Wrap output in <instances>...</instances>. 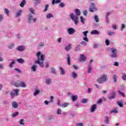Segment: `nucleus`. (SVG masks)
I'll use <instances>...</instances> for the list:
<instances>
[{
  "mask_svg": "<svg viewBox=\"0 0 126 126\" xmlns=\"http://www.w3.org/2000/svg\"><path fill=\"white\" fill-rule=\"evenodd\" d=\"M14 63H15V62H14V61L11 62V63L9 64V67H13V64H14Z\"/></svg>",
  "mask_w": 126,
  "mask_h": 126,
  "instance_id": "ea45409f",
  "label": "nucleus"
},
{
  "mask_svg": "<svg viewBox=\"0 0 126 126\" xmlns=\"http://www.w3.org/2000/svg\"><path fill=\"white\" fill-rule=\"evenodd\" d=\"M14 85L15 87H20V81H18Z\"/></svg>",
  "mask_w": 126,
  "mask_h": 126,
  "instance_id": "6ab92c4d",
  "label": "nucleus"
},
{
  "mask_svg": "<svg viewBox=\"0 0 126 126\" xmlns=\"http://www.w3.org/2000/svg\"><path fill=\"white\" fill-rule=\"evenodd\" d=\"M87 101L88 100L86 99H83L82 100V102L83 104H86V103H87Z\"/></svg>",
  "mask_w": 126,
  "mask_h": 126,
  "instance_id": "49530a36",
  "label": "nucleus"
},
{
  "mask_svg": "<svg viewBox=\"0 0 126 126\" xmlns=\"http://www.w3.org/2000/svg\"><path fill=\"white\" fill-rule=\"evenodd\" d=\"M112 28L114 29V30H116L117 28V25H112Z\"/></svg>",
  "mask_w": 126,
  "mask_h": 126,
  "instance_id": "13d9d810",
  "label": "nucleus"
},
{
  "mask_svg": "<svg viewBox=\"0 0 126 126\" xmlns=\"http://www.w3.org/2000/svg\"><path fill=\"white\" fill-rule=\"evenodd\" d=\"M86 61V57H85V55L81 54L80 55V58L79 60V62H85Z\"/></svg>",
  "mask_w": 126,
  "mask_h": 126,
  "instance_id": "423d86ee",
  "label": "nucleus"
},
{
  "mask_svg": "<svg viewBox=\"0 0 126 126\" xmlns=\"http://www.w3.org/2000/svg\"><path fill=\"white\" fill-rule=\"evenodd\" d=\"M4 10L7 15H9V10H8V9L5 8Z\"/></svg>",
  "mask_w": 126,
  "mask_h": 126,
  "instance_id": "e433bc0d",
  "label": "nucleus"
},
{
  "mask_svg": "<svg viewBox=\"0 0 126 126\" xmlns=\"http://www.w3.org/2000/svg\"><path fill=\"white\" fill-rule=\"evenodd\" d=\"M91 8L95 9V8H96V6H95V4L94 3H92L91 5Z\"/></svg>",
  "mask_w": 126,
  "mask_h": 126,
  "instance_id": "a18cd8bd",
  "label": "nucleus"
},
{
  "mask_svg": "<svg viewBox=\"0 0 126 126\" xmlns=\"http://www.w3.org/2000/svg\"><path fill=\"white\" fill-rule=\"evenodd\" d=\"M22 13V10H20L18 13H17L16 17L21 16V14Z\"/></svg>",
  "mask_w": 126,
  "mask_h": 126,
  "instance_id": "bb28decb",
  "label": "nucleus"
},
{
  "mask_svg": "<svg viewBox=\"0 0 126 126\" xmlns=\"http://www.w3.org/2000/svg\"><path fill=\"white\" fill-rule=\"evenodd\" d=\"M16 116H18V112H15V113H14L12 117H13V118H15V117H16Z\"/></svg>",
  "mask_w": 126,
  "mask_h": 126,
  "instance_id": "79ce46f5",
  "label": "nucleus"
},
{
  "mask_svg": "<svg viewBox=\"0 0 126 126\" xmlns=\"http://www.w3.org/2000/svg\"><path fill=\"white\" fill-rule=\"evenodd\" d=\"M17 51H19V52H23V51H24L25 50V47L23 45L19 46L17 49Z\"/></svg>",
  "mask_w": 126,
  "mask_h": 126,
  "instance_id": "1a4fd4ad",
  "label": "nucleus"
},
{
  "mask_svg": "<svg viewBox=\"0 0 126 126\" xmlns=\"http://www.w3.org/2000/svg\"><path fill=\"white\" fill-rule=\"evenodd\" d=\"M10 95L12 96V97H14L15 96V94L13 93H11Z\"/></svg>",
  "mask_w": 126,
  "mask_h": 126,
  "instance_id": "69168bd1",
  "label": "nucleus"
},
{
  "mask_svg": "<svg viewBox=\"0 0 126 126\" xmlns=\"http://www.w3.org/2000/svg\"><path fill=\"white\" fill-rule=\"evenodd\" d=\"M91 34H92V35H94V34L98 35V34H99V31L96 30L92 31L91 32Z\"/></svg>",
  "mask_w": 126,
  "mask_h": 126,
  "instance_id": "f8f14e48",
  "label": "nucleus"
},
{
  "mask_svg": "<svg viewBox=\"0 0 126 126\" xmlns=\"http://www.w3.org/2000/svg\"><path fill=\"white\" fill-rule=\"evenodd\" d=\"M26 4V1L25 0H23L22 1L20 4L21 7H24V6Z\"/></svg>",
  "mask_w": 126,
  "mask_h": 126,
  "instance_id": "ddd939ff",
  "label": "nucleus"
},
{
  "mask_svg": "<svg viewBox=\"0 0 126 126\" xmlns=\"http://www.w3.org/2000/svg\"><path fill=\"white\" fill-rule=\"evenodd\" d=\"M67 63L68 65H70V60H71V58H70V55L68 54L67 55Z\"/></svg>",
  "mask_w": 126,
  "mask_h": 126,
  "instance_id": "dca6fc26",
  "label": "nucleus"
},
{
  "mask_svg": "<svg viewBox=\"0 0 126 126\" xmlns=\"http://www.w3.org/2000/svg\"><path fill=\"white\" fill-rule=\"evenodd\" d=\"M72 76H73V78H76V77L77 76V74L75 73V72H73Z\"/></svg>",
  "mask_w": 126,
  "mask_h": 126,
  "instance_id": "09e8293b",
  "label": "nucleus"
},
{
  "mask_svg": "<svg viewBox=\"0 0 126 126\" xmlns=\"http://www.w3.org/2000/svg\"><path fill=\"white\" fill-rule=\"evenodd\" d=\"M20 85L21 87H23L24 88H25V87H26V84H25V83H24V82H20Z\"/></svg>",
  "mask_w": 126,
  "mask_h": 126,
  "instance_id": "aec40b11",
  "label": "nucleus"
},
{
  "mask_svg": "<svg viewBox=\"0 0 126 126\" xmlns=\"http://www.w3.org/2000/svg\"><path fill=\"white\" fill-rule=\"evenodd\" d=\"M48 8H49V5H48V4H46V5H45V8L44 11V12H45V11H47L48 10Z\"/></svg>",
  "mask_w": 126,
  "mask_h": 126,
  "instance_id": "3c124183",
  "label": "nucleus"
},
{
  "mask_svg": "<svg viewBox=\"0 0 126 126\" xmlns=\"http://www.w3.org/2000/svg\"><path fill=\"white\" fill-rule=\"evenodd\" d=\"M51 73H53V74H56L57 73V72L56 71V70L54 69L53 68H51Z\"/></svg>",
  "mask_w": 126,
  "mask_h": 126,
  "instance_id": "a19ab883",
  "label": "nucleus"
},
{
  "mask_svg": "<svg viewBox=\"0 0 126 126\" xmlns=\"http://www.w3.org/2000/svg\"><path fill=\"white\" fill-rule=\"evenodd\" d=\"M14 47V46L13 43H11V44H9V45H8L9 49H13Z\"/></svg>",
  "mask_w": 126,
  "mask_h": 126,
  "instance_id": "473e14b6",
  "label": "nucleus"
},
{
  "mask_svg": "<svg viewBox=\"0 0 126 126\" xmlns=\"http://www.w3.org/2000/svg\"><path fill=\"white\" fill-rule=\"evenodd\" d=\"M80 19H81V22L83 24H85V22H84V18H83V17L82 16L80 17Z\"/></svg>",
  "mask_w": 126,
  "mask_h": 126,
  "instance_id": "f704fd0d",
  "label": "nucleus"
},
{
  "mask_svg": "<svg viewBox=\"0 0 126 126\" xmlns=\"http://www.w3.org/2000/svg\"><path fill=\"white\" fill-rule=\"evenodd\" d=\"M118 105L121 107V108H124V103L121 101H118L117 102Z\"/></svg>",
  "mask_w": 126,
  "mask_h": 126,
  "instance_id": "5701e85b",
  "label": "nucleus"
},
{
  "mask_svg": "<svg viewBox=\"0 0 126 126\" xmlns=\"http://www.w3.org/2000/svg\"><path fill=\"white\" fill-rule=\"evenodd\" d=\"M94 18L96 22H99V18L97 17V15H95Z\"/></svg>",
  "mask_w": 126,
  "mask_h": 126,
  "instance_id": "c9c22d12",
  "label": "nucleus"
},
{
  "mask_svg": "<svg viewBox=\"0 0 126 126\" xmlns=\"http://www.w3.org/2000/svg\"><path fill=\"white\" fill-rule=\"evenodd\" d=\"M46 17L47 18H52L54 17V16H53V14L52 13H49L47 15Z\"/></svg>",
  "mask_w": 126,
  "mask_h": 126,
  "instance_id": "c85d7f7f",
  "label": "nucleus"
},
{
  "mask_svg": "<svg viewBox=\"0 0 126 126\" xmlns=\"http://www.w3.org/2000/svg\"><path fill=\"white\" fill-rule=\"evenodd\" d=\"M109 36H113V35H115V32H108Z\"/></svg>",
  "mask_w": 126,
  "mask_h": 126,
  "instance_id": "58836bf2",
  "label": "nucleus"
},
{
  "mask_svg": "<svg viewBox=\"0 0 126 126\" xmlns=\"http://www.w3.org/2000/svg\"><path fill=\"white\" fill-rule=\"evenodd\" d=\"M116 94L115 93V92H112L111 93V95L108 97V98L110 100H113V99H115V98H116Z\"/></svg>",
  "mask_w": 126,
  "mask_h": 126,
  "instance_id": "6e6552de",
  "label": "nucleus"
},
{
  "mask_svg": "<svg viewBox=\"0 0 126 126\" xmlns=\"http://www.w3.org/2000/svg\"><path fill=\"white\" fill-rule=\"evenodd\" d=\"M84 41H85L86 42H89L88 38L87 37H83Z\"/></svg>",
  "mask_w": 126,
  "mask_h": 126,
  "instance_id": "6e6d98bb",
  "label": "nucleus"
},
{
  "mask_svg": "<svg viewBox=\"0 0 126 126\" xmlns=\"http://www.w3.org/2000/svg\"><path fill=\"white\" fill-rule=\"evenodd\" d=\"M58 43H61L62 42V38L60 37L58 40Z\"/></svg>",
  "mask_w": 126,
  "mask_h": 126,
  "instance_id": "774afa93",
  "label": "nucleus"
},
{
  "mask_svg": "<svg viewBox=\"0 0 126 126\" xmlns=\"http://www.w3.org/2000/svg\"><path fill=\"white\" fill-rule=\"evenodd\" d=\"M15 70H17L18 71V72H19V73H20L21 72V70H20L17 68H15Z\"/></svg>",
  "mask_w": 126,
  "mask_h": 126,
  "instance_id": "e2e57ef3",
  "label": "nucleus"
},
{
  "mask_svg": "<svg viewBox=\"0 0 126 126\" xmlns=\"http://www.w3.org/2000/svg\"><path fill=\"white\" fill-rule=\"evenodd\" d=\"M83 13H84V15H85V16H87V13H88L87 10H84Z\"/></svg>",
  "mask_w": 126,
  "mask_h": 126,
  "instance_id": "4d7b16f0",
  "label": "nucleus"
},
{
  "mask_svg": "<svg viewBox=\"0 0 126 126\" xmlns=\"http://www.w3.org/2000/svg\"><path fill=\"white\" fill-rule=\"evenodd\" d=\"M69 105V103H65L63 104H62L61 106H62V108H65V107H67V106Z\"/></svg>",
  "mask_w": 126,
  "mask_h": 126,
  "instance_id": "7c9ffc66",
  "label": "nucleus"
},
{
  "mask_svg": "<svg viewBox=\"0 0 126 126\" xmlns=\"http://www.w3.org/2000/svg\"><path fill=\"white\" fill-rule=\"evenodd\" d=\"M75 12L76 14V16L74 15V14H73V13H72L70 14L69 16L71 19H72V20H73V21L75 22V25H78V16H80L81 14L80 10H79V9H75Z\"/></svg>",
  "mask_w": 126,
  "mask_h": 126,
  "instance_id": "f03ea898",
  "label": "nucleus"
},
{
  "mask_svg": "<svg viewBox=\"0 0 126 126\" xmlns=\"http://www.w3.org/2000/svg\"><path fill=\"white\" fill-rule=\"evenodd\" d=\"M88 33V31H86L85 32H83V34H84L85 37H87Z\"/></svg>",
  "mask_w": 126,
  "mask_h": 126,
  "instance_id": "37998d69",
  "label": "nucleus"
},
{
  "mask_svg": "<svg viewBox=\"0 0 126 126\" xmlns=\"http://www.w3.org/2000/svg\"><path fill=\"white\" fill-rule=\"evenodd\" d=\"M96 109H97V105L96 104H94L91 107V112L92 113H94Z\"/></svg>",
  "mask_w": 126,
  "mask_h": 126,
  "instance_id": "9d476101",
  "label": "nucleus"
},
{
  "mask_svg": "<svg viewBox=\"0 0 126 126\" xmlns=\"http://www.w3.org/2000/svg\"><path fill=\"white\" fill-rule=\"evenodd\" d=\"M61 113H62V110H61V109H58L57 112V114L61 115Z\"/></svg>",
  "mask_w": 126,
  "mask_h": 126,
  "instance_id": "8fccbe9b",
  "label": "nucleus"
},
{
  "mask_svg": "<svg viewBox=\"0 0 126 126\" xmlns=\"http://www.w3.org/2000/svg\"><path fill=\"white\" fill-rule=\"evenodd\" d=\"M61 2V0H53L52 5H54L55 3H60Z\"/></svg>",
  "mask_w": 126,
  "mask_h": 126,
  "instance_id": "412c9836",
  "label": "nucleus"
},
{
  "mask_svg": "<svg viewBox=\"0 0 126 126\" xmlns=\"http://www.w3.org/2000/svg\"><path fill=\"white\" fill-rule=\"evenodd\" d=\"M36 57L38 60L35 62V63L39 64L41 68L44 67L43 63L45 62V55H42V52L39 51L36 54Z\"/></svg>",
  "mask_w": 126,
  "mask_h": 126,
  "instance_id": "f257e3e1",
  "label": "nucleus"
},
{
  "mask_svg": "<svg viewBox=\"0 0 126 126\" xmlns=\"http://www.w3.org/2000/svg\"><path fill=\"white\" fill-rule=\"evenodd\" d=\"M12 106L14 109H17L18 107H19L18 103L16 102H13L12 103Z\"/></svg>",
  "mask_w": 126,
  "mask_h": 126,
  "instance_id": "9b49d317",
  "label": "nucleus"
},
{
  "mask_svg": "<svg viewBox=\"0 0 126 126\" xmlns=\"http://www.w3.org/2000/svg\"><path fill=\"white\" fill-rule=\"evenodd\" d=\"M78 98V96H77V95L72 96V100L73 102H74V101H76V100H77Z\"/></svg>",
  "mask_w": 126,
  "mask_h": 126,
  "instance_id": "4be33fe9",
  "label": "nucleus"
},
{
  "mask_svg": "<svg viewBox=\"0 0 126 126\" xmlns=\"http://www.w3.org/2000/svg\"><path fill=\"white\" fill-rule=\"evenodd\" d=\"M39 93H40V90H35L34 93L33 94V95L37 96V95H38V94H39Z\"/></svg>",
  "mask_w": 126,
  "mask_h": 126,
  "instance_id": "cd10ccee",
  "label": "nucleus"
},
{
  "mask_svg": "<svg viewBox=\"0 0 126 126\" xmlns=\"http://www.w3.org/2000/svg\"><path fill=\"white\" fill-rule=\"evenodd\" d=\"M60 5V7H63V6H64V3L63 2H61Z\"/></svg>",
  "mask_w": 126,
  "mask_h": 126,
  "instance_id": "052dcab7",
  "label": "nucleus"
},
{
  "mask_svg": "<svg viewBox=\"0 0 126 126\" xmlns=\"http://www.w3.org/2000/svg\"><path fill=\"white\" fill-rule=\"evenodd\" d=\"M111 53L113 54L111 55L112 58H117V49H113L111 51Z\"/></svg>",
  "mask_w": 126,
  "mask_h": 126,
  "instance_id": "39448f33",
  "label": "nucleus"
},
{
  "mask_svg": "<svg viewBox=\"0 0 126 126\" xmlns=\"http://www.w3.org/2000/svg\"><path fill=\"white\" fill-rule=\"evenodd\" d=\"M122 78L123 80H126V74H123L122 76Z\"/></svg>",
  "mask_w": 126,
  "mask_h": 126,
  "instance_id": "864d4df0",
  "label": "nucleus"
},
{
  "mask_svg": "<svg viewBox=\"0 0 126 126\" xmlns=\"http://www.w3.org/2000/svg\"><path fill=\"white\" fill-rule=\"evenodd\" d=\"M105 44H106V46H110V45H111V43H110V40H109L108 39H106Z\"/></svg>",
  "mask_w": 126,
  "mask_h": 126,
  "instance_id": "2f4dec72",
  "label": "nucleus"
},
{
  "mask_svg": "<svg viewBox=\"0 0 126 126\" xmlns=\"http://www.w3.org/2000/svg\"><path fill=\"white\" fill-rule=\"evenodd\" d=\"M32 71H36L37 70V66L36 65H32Z\"/></svg>",
  "mask_w": 126,
  "mask_h": 126,
  "instance_id": "a878e982",
  "label": "nucleus"
},
{
  "mask_svg": "<svg viewBox=\"0 0 126 126\" xmlns=\"http://www.w3.org/2000/svg\"><path fill=\"white\" fill-rule=\"evenodd\" d=\"M96 81L100 84H102L104 82L107 81V75H103L100 77L98 78Z\"/></svg>",
  "mask_w": 126,
  "mask_h": 126,
  "instance_id": "7ed1b4c3",
  "label": "nucleus"
},
{
  "mask_svg": "<svg viewBox=\"0 0 126 126\" xmlns=\"http://www.w3.org/2000/svg\"><path fill=\"white\" fill-rule=\"evenodd\" d=\"M3 17H4L3 15L0 14V22L2 21L3 19Z\"/></svg>",
  "mask_w": 126,
  "mask_h": 126,
  "instance_id": "5fc2aeb1",
  "label": "nucleus"
},
{
  "mask_svg": "<svg viewBox=\"0 0 126 126\" xmlns=\"http://www.w3.org/2000/svg\"><path fill=\"white\" fill-rule=\"evenodd\" d=\"M92 70V68H91V66H90V64L88 67V73H91Z\"/></svg>",
  "mask_w": 126,
  "mask_h": 126,
  "instance_id": "72a5a7b5",
  "label": "nucleus"
},
{
  "mask_svg": "<svg viewBox=\"0 0 126 126\" xmlns=\"http://www.w3.org/2000/svg\"><path fill=\"white\" fill-rule=\"evenodd\" d=\"M113 78L114 79V82H115V83H117L118 81V76H117V75L116 74L113 75Z\"/></svg>",
  "mask_w": 126,
  "mask_h": 126,
  "instance_id": "2eb2a0df",
  "label": "nucleus"
},
{
  "mask_svg": "<svg viewBox=\"0 0 126 126\" xmlns=\"http://www.w3.org/2000/svg\"><path fill=\"white\" fill-rule=\"evenodd\" d=\"M24 119H21L20 120V125H22V126H24Z\"/></svg>",
  "mask_w": 126,
  "mask_h": 126,
  "instance_id": "4c0bfd02",
  "label": "nucleus"
},
{
  "mask_svg": "<svg viewBox=\"0 0 126 126\" xmlns=\"http://www.w3.org/2000/svg\"><path fill=\"white\" fill-rule=\"evenodd\" d=\"M81 44V45H83V46H87V43L85 41H82Z\"/></svg>",
  "mask_w": 126,
  "mask_h": 126,
  "instance_id": "603ef678",
  "label": "nucleus"
},
{
  "mask_svg": "<svg viewBox=\"0 0 126 126\" xmlns=\"http://www.w3.org/2000/svg\"><path fill=\"white\" fill-rule=\"evenodd\" d=\"M109 119L110 117H109V116L105 117V123L106 124V125H109V124H110V121H109Z\"/></svg>",
  "mask_w": 126,
  "mask_h": 126,
  "instance_id": "4468645a",
  "label": "nucleus"
},
{
  "mask_svg": "<svg viewBox=\"0 0 126 126\" xmlns=\"http://www.w3.org/2000/svg\"><path fill=\"white\" fill-rule=\"evenodd\" d=\"M17 61L19 63H24V60L22 58L17 59Z\"/></svg>",
  "mask_w": 126,
  "mask_h": 126,
  "instance_id": "f3484780",
  "label": "nucleus"
},
{
  "mask_svg": "<svg viewBox=\"0 0 126 126\" xmlns=\"http://www.w3.org/2000/svg\"><path fill=\"white\" fill-rule=\"evenodd\" d=\"M73 67L74 69H78V66L77 65H73Z\"/></svg>",
  "mask_w": 126,
  "mask_h": 126,
  "instance_id": "680f3d73",
  "label": "nucleus"
},
{
  "mask_svg": "<svg viewBox=\"0 0 126 126\" xmlns=\"http://www.w3.org/2000/svg\"><path fill=\"white\" fill-rule=\"evenodd\" d=\"M33 20V22H36V18L33 19V16L31 14L29 15V19H28V22L29 23H31V21Z\"/></svg>",
  "mask_w": 126,
  "mask_h": 126,
  "instance_id": "20e7f679",
  "label": "nucleus"
},
{
  "mask_svg": "<svg viewBox=\"0 0 126 126\" xmlns=\"http://www.w3.org/2000/svg\"><path fill=\"white\" fill-rule=\"evenodd\" d=\"M71 44H69L68 46H66L65 47V50L67 51L68 52V51H69L70 50V49H71Z\"/></svg>",
  "mask_w": 126,
  "mask_h": 126,
  "instance_id": "a211bd4d",
  "label": "nucleus"
},
{
  "mask_svg": "<svg viewBox=\"0 0 126 126\" xmlns=\"http://www.w3.org/2000/svg\"><path fill=\"white\" fill-rule=\"evenodd\" d=\"M50 100L51 102L52 103L53 102H54V96H51L50 97Z\"/></svg>",
  "mask_w": 126,
  "mask_h": 126,
  "instance_id": "0e129e2a",
  "label": "nucleus"
},
{
  "mask_svg": "<svg viewBox=\"0 0 126 126\" xmlns=\"http://www.w3.org/2000/svg\"><path fill=\"white\" fill-rule=\"evenodd\" d=\"M60 70H61V73L62 74V75H64L65 72L64 71V70L63 67H60Z\"/></svg>",
  "mask_w": 126,
  "mask_h": 126,
  "instance_id": "b1692460",
  "label": "nucleus"
},
{
  "mask_svg": "<svg viewBox=\"0 0 126 126\" xmlns=\"http://www.w3.org/2000/svg\"><path fill=\"white\" fill-rule=\"evenodd\" d=\"M77 126H83V124L82 123H78V124H77Z\"/></svg>",
  "mask_w": 126,
  "mask_h": 126,
  "instance_id": "338daca9",
  "label": "nucleus"
},
{
  "mask_svg": "<svg viewBox=\"0 0 126 126\" xmlns=\"http://www.w3.org/2000/svg\"><path fill=\"white\" fill-rule=\"evenodd\" d=\"M14 92H15V94L16 96H18L19 95V94L18 93L20 91L19 89H14L13 90Z\"/></svg>",
  "mask_w": 126,
  "mask_h": 126,
  "instance_id": "393cba45",
  "label": "nucleus"
},
{
  "mask_svg": "<svg viewBox=\"0 0 126 126\" xmlns=\"http://www.w3.org/2000/svg\"><path fill=\"white\" fill-rule=\"evenodd\" d=\"M111 113H118L117 109H113L111 111Z\"/></svg>",
  "mask_w": 126,
  "mask_h": 126,
  "instance_id": "bf43d9fd",
  "label": "nucleus"
},
{
  "mask_svg": "<svg viewBox=\"0 0 126 126\" xmlns=\"http://www.w3.org/2000/svg\"><path fill=\"white\" fill-rule=\"evenodd\" d=\"M125 28H126V25L122 24V27H121V31H123L124 30V29H125Z\"/></svg>",
  "mask_w": 126,
  "mask_h": 126,
  "instance_id": "de8ad7c7",
  "label": "nucleus"
},
{
  "mask_svg": "<svg viewBox=\"0 0 126 126\" xmlns=\"http://www.w3.org/2000/svg\"><path fill=\"white\" fill-rule=\"evenodd\" d=\"M68 32L69 35H72V34L75 33V30L73 28H70L68 29Z\"/></svg>",
  "mask_w": 126,
  "mask_h": 126,
  "instance_id": "0eeeda50",
  "label": "nucleus"
},
{
  "mask_svg": "<svg viewBox=\"0 0 126 126\" xmlns=\"http://www.w3.org/2000/svg\"><path fill=\"white\" fill-rule=\"evenodd\" d=\"M51 79H47L46 80V83L48 85H50V84H51Z\"/></svg>",
  "mask_w": 126,
  "mask_h": 126,
  "instance_id": "c756f323",
  "label": "nucleus"
},
{
  "mask_svg": "<svg viewBox=\"0 0 126 126\" xmlns=\"http://www.w3.org/2000/svg\"><path fill=\"white\" fill-rule=\"evenodd\" d=\"M118 92H119V94L122 95L123 97H126V95H125V94H124V93H122L120 91H118Z\"/></svg>",
  "mask_w": 126,
  "mask_h": 126,
  "instance_id": "c03bdc74",
  "label": "nucleus"
}]
</instances>
